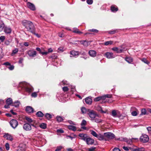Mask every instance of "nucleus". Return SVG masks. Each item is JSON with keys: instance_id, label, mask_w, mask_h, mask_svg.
<instances>
[{"instance_id": "nucleus-45", "label": "nucleus", "mask_w": 151, "mask_h": 151, "mask_svg": "<svg viewBox=\"0 0 151 151\" xmlns=\"http://www.w3.org/2000/svg\"><path fill=\"white\" fill-rule=\"evenodd\" d=\"M112 115L114 117H116L117 115V113L116 110H114L112 111Z\"/></svg>"}, {"instance_id": "nucleus-51", "label": "nucleus", "mask_w": 151, "mask_h": 151, "mask_svg": "<svg viewBox=\"0 0 151 151\" xmlns=\"http://www.w3.org/2000/svg\"><path fill=\"white\" fill-rule=\"evenodd\" d=\"M96 149V147H92L88 149V151H94Z\"/></svg>"}, {"instance_id": "nucleus-44", "label": "nucleus", "mask_w": 151, "mask_h": 151, "mask_svg": "<svg viewBox=\"0 0 151 151\" xmlns=\"http://www.w3.org/2000/svg\"><path fill=\"white\" fill-rule=\"evenodd\" d=\"M86 121L84 119H83L81 123V125L82 126H85L86 124Z\"/></svg>"}, {"instance_id": "nucleus-10", "label": "nucleus", "mask_w": 151, "mask_h": 151, "mask_svg": "<svg viewBox=\"0 0 151 151\" xmlns=\"http://www.w3.org/2000/svg\"><path fill=\"white\" fill-rule=\"evenodd\" d=\"M23 128L27 131L30 130L32 129L31 125L28 123L24 124L23 125Z\"/></svg>"}, {"instance_id": "nucleus-1", "label": "nucleus", "mask_w": 151, "mask_h": 151, "mask_svg": "<svg viewBox=\"0 0 151 151\" xmlns=\"http://www.w3.org/2000/svg\"><path fill=\"white\" fill-rule=\"evenodd\" d=\"M22 23L28 31L30 32L38 38L40 37V35L35 33V27L33 23L31 21L24 20L22 22Z\"/></svg>"}, {"instance_id": "nucleus-42", "label": "nucleus", "mask_w": 151, "mask_h": 151, "mask_svg": "<svg viewBox=\"0 0 151 151\" xmlns=\"http://www.w3.org/2000/svg\"><path fill=\"white\" fill-rule=\"evenodd\" d=\"M91 134L93 136L96 137H97L98 135L93 130L91 131Z\"/></svg>"}, {"instance_id": "nucleus-29", "label": "nucleus", "mask_w": 151, "mask_h": 151, "mask_svg": "<svg viewBox=\"0 0 151 151\" xmlns=\"http://www.w3.org/2000/svg\"><path fill=\"white\" fill-rule=\"evenodd\" d=\"M125 60L129 63H131L133 61V59L131 57H126L125 58Z\"/></svg>"}, {"instance_id": "nucleus-15", "label": "nucleus", "mask_w": 151, "mask_h": 151, "mask_svg": "<svg viewBox=\"0 0 151 151\" xmlns=\"http://www.w3.org/2000/svg\"><path fill=\"white\" fill-rule=\"evenodd\" d=\"M105 55L106 57L108 58H112L114 57V56L112 52H107Z\"/></svg>"}, {"instance_id": "nucleus-22", "label": "nucleus", "mask_w": 151, "mask_h": 151, "mask_svg": "<svg viewBox=\"0 0 151 151\" xmlns=\"http://www.w3.org/2000/svg\"><path fill=\"white\" fill-rule=\"evenodd\" d=\"M85 101L86 104H91L92 102L91 99L88 97L86 98L85 99Z\"/></svg>"}, {"instance_id": "nucleus-20", "label": "nucleus", "mask_w": 151, "mask_h": 151, "mask_svg": "<svg viewBox=\"0 0 151 151\" xmlns=\"http://www.w3.org/2000/svg\"><path fill=\"white\" fill-rule=\"evenodd\" d=\"M97 138L100 140H106L105 139L104 134V135L101 134H98Z\"/></svg>"}, {"instance_id": "nucleus-6", "label": "nucleus", "mask_w": 151, "mask_h": 151, "mask_svg": "<svg viewBox=\"0 0 151 151\" xmlns=\"http://www.w3.org/2000/svg\"><path fill=\"white\" fill-rule=\"evenodd\" d=\"M140 141L143 143H146L148 142L149 138L148 136L146 134H142L140 138Z\"/></svg>"}, {"instance_id": "nucleus-32", "label": "nucleus", "mask_w": 151, "mask_h": 151, "mask_svg": "<svg viewBox=\"0 0 151 151\" xmlns=\"http://www.w3.org/2000/svg\"><path fill=\"white\" fill-rule=\"evenodd\" d=\"M40 127L42 129H45L47 127L46 124L45 123H42L40 125Z\"/></svg>"}, {"instance_id": "nucleus-46", "label": "nucleus", "mask_w": 151, "mask_h": 151, "mask_svg": "<svg viewBox=\"0 0 151 151\" xmlns=\"http://www.w3.org/2000/svg\"><path fill=\"white\" fill-rule=\"evenodd\" d=\"M88 31H90V32H93L94 33H97L98 32H99V31L96 29H89L88 30Z\"/></svg>"}, {"instance_id": "nucleus-24", "label": "nucleus", "mask_w": 151, "mask_h": 151, "mask_svg": "<svg viewBox=\"0 0 151 151\" xmlns=\"http://www.w3.org/2000/svg\"><path fill=\"white\" fill-rule=\"evenodd\" d=\"M68 128L70 130H71L74 131L76 130V128L75 126L72 125H69L68 126Z\"/></svg>"}, {"instance_id": "nucleus-63", "label": "nucleus", "mask_w": 151, "mask_h": 151, "mask_svg": "<svg viewBox=\"0 0 151 151\" xmlns=\"http://www.w3.org/2000/svg\"><path fill=\"white\" fill-rule=\"evenodd\" d=\"M113 151H121V150L118 148L115 147L113 149Z\"/></svg>"}, {"instance_id": "nucleus-12", "label": "nucleus", "mask_w": 151, "mask_h": 151, "mask_svg": "<svg viewBox=\"0 0 151 151\" xmlns=\"http://www.w3.org/2000/svg\"><path fill=\"white\" fill-rule=\"evenodd\" d=\"M4 137L6 138L7 140L12 141L13 140L12 137V135L8 133H5L4 135Z\"/></svg>"}, {"instance_id": "nucleus-54", "label": "nucleus", "mask_w": 151, "mask_h": 151, "mask_svg": "<svg viewBox=\"0 0 151 151\" xmlns=\"http://www.w3.org/2000/svg\"><path fill=\"white\" fill-rule=\"evenodd\" d=\"M62 148V147L61 146L58 147L55 151H60Z\"/></svg>"}, {"instance_id": "nucleus-59", "label": "nucleus", "mask_w": 151, "mask_h": 151, "mask_svg": "<svg viewBox=\"0 0 151 151\" xmlns=\"http://www.w3.org/2000/svg\"><path fill=\"white\" fill-rule=\"evenodd\" d=\"M10 66L8 68L10 70H12L14 69V66L13 65H9Z\"/></svg>"}, {"instance_id": "nucleus-16", "label": "nucleus", "mask_w": 151, "mask_h": 151, "mask_svg": "<svg viewBox=\"0 0 151 151\" xmlns=\"http://www.w3.org/2000/svg\"><path fill=\"white\" fill-rule=\"evenodd\" d=\"M26 110L28 113H32L34 112V109L31 106H28L26 107Z\"/></svg>"}, {"instance_id": "nucleus-60", "label": "nucleus", "mask_w": 151, "mask_h": 151, "mask_svg": "<svg viewBox=\"0 0 151 151\" xmlns=\"http://www.w3.org/2000/svg\"><path fill=\"white\" fill-rule=\"evenodd\" d=\"M10 63L9 62H6L4 63L3 65L6 66L10 65Z\"/></svg>"}, {"instance_id": "nucleus-5", "label": "nucleus", "mask_w": 151, "mask_h": 151, "mask_svg": "<svg viewBox=\"0 0 151 151\" xmlns=\"http://www.w3.org/2000/svg\"><path fill=\"white\" fill-rule=\"evenodd\" d=\"M134 139L135 140H137L138 139L137 138H132V139H128L127 138L125 137H121L119 138V139L120 141H124L126 142L128 144L131 145L132 142V139Z\"/></svg>"}, {"instance_id": "nucleus-43", "label": "nucleus", "mask_w": 151, "mask_h": 151, "mask_svg": "<svg viewBox=\"0 0 151 151\" xmlns=\"http://www.w3.org/2000/svg\"><path fill=\"white\" fill-rule=\"evenodd\" d=\"M81 111L83 114L86 113V109L84 107H82L81 109Z\"/></svg>"}, {"instance_id": "nucleus-34", "label": "nucleus", "mask_w": 151, "mask_h": 151, "mask_svg": "<svg viewBox=\"0 0 151 151\" xmlns=\"http://www.w3.org/2000/svg\"><path fill=\"white\" fill-rule=\"evenodd\" d=\"M25 90L27 92L30 93L33 91V89L32 88L26 87L25 88Z\"/></svg>"}, {"instance_id": "nucleus-39", "label": "nucleus", "mask_w": 151, "mask_h": 151, "mask_svg": "<svg viewBox=\"0 0 151 151\" xmlns=\"http://www.w3.org/2000/svg\"><path fill=\"white\" fill-rule=\"evenodd\" d=\"M19 104L20 103L19 101H17L15 102L14 103L13 106L16 107H17L19 106Z\"/></svg>"}, {"instance_id": "nucleus-8", "label": "nucleus", "mask_w": 151, "mask_h": 151, "mask_svg": "<svg viewBox=\"0 0 151 151\" xmlns=\"http://www.w3.org/2000/svg\"><path fill=\"white\" fill-rule=\"evenodd\" d=\"M11 126L14 129H15L18 124V122L15 119H13L10 122Z\"/></svg>"}, {"instance_id": "nucleus-23", "label": "nucleus", "mask_w": 151, "mask_h": 151, "mask_svg": "<svg viewBox=\"0 0 151 151\" xmlns=\"http://www.w3.org/2000/svg\"><path fill=\"white\" fill-rule=\"evenodd\" d=\"M80 42L81 44L85 46H88L89 44V42L86 40L80 41Z\"/></svg>"}, {"instance_id": "nucleus-55", "label": "nucleus", "mask_w": 151, "mask_h": 151, "mask_svg": "<svg viewBox=\"0 0 151 151\" xmlns=\"http://www.w3.org/2000/svg\"><path fill=\"white\" fill-rule=\"evenodd\" d=\"M18 50L17 48H15L14 50L12 51V54H15L16 53L18 52Z\"/></svg>"}, {"instance_id": "nucleus-36", "label": "nucleus", "mask_w": 151, "mask_h": 151, "mask_svg": "<svg viewBox=\"0 0 151 151\" xmlns=\"http://www.w3.org/2000/svg\"><path fill=\"white\" fill-rule=\"evenodd\" d=\"M118 32L117 29L109 31V33L110 34H114L116 32Z\"/></svg>"}, {"instance_id": "nucleus-38", "label": "nucleus", "mask_w": 151, "mask_h": 151, "mask_svg": "<svg viewBox=\"0 0 151 151\" xmlns=\"http://www.w3.org/2000/svg\"><path fill=\"white\" fill-rule=\"evenodd\" d=\"M73 32L79 34H81L82 33V32H81L79 31V30L77 29H73Z\"/></svg>"}, {"instance_id": "nucleus-17", "label": "nucleus", "mask_w": 151, "mask_h": 151, "mask_svg": "<svg viewBox=\"0 0 151 151\" xmlns=\"http://www.w3.org/2000/svg\"><path fill=\"white\" fill-rule=\"evenodd\" d=\"M88 54L91 56L94 57L96 55V51L92 50L89 51Z\"/></svg>"}, {"instance_id": "nucleus-35", "label": "nucleus", "mask_w": 151, "mask_h": 151, "mask_svg": "<svg viewBox=\"0 0 151 151\" xmlns=\"http://www.w3.org/2000/svg\"><path fill=\"white\" fill-rule=\"evenodd\" d=\"M93 121H94V122L97 123H101L102 121V119L96 117L94 119Z\"/></svg>"}, {"instance_id": "nucleus-18", "label": "nucleus", "mask_w": 151, "mask_h": 151, "mask_svg": "<svg viewBox=\"0 0 151 151\" xmlns=\"http://www.w3.org/2000/svg\"><path fill=\"white\" fill-rule=\"evenodd\" d=\"M118 10V7L115 5H112L111 7V10L114 12H116Z\"/></svg>"}, {"instance_id": "nucleus-57", "label": "nucleus", "mask_w": 151, "mask_h": 151, "mask_svg": "<svg viewBox=\"0 0 151 151\" xmlns=\"http://www.w3.org/2000/svg\"><path fill=\"white\" fill-rule=\"evenodd\" d=\"M5 147L6 149L8 150H9V144L8 143H6L5 144Z\"/></svg>"}, {"instance_id": "nucleus-53", "label": "nucleus", "mask_w": 151, "mask_h": 151, "mask_svg": "<svg viewBox=\"0 0 151 151\" xmlns=\"http://www.w3.org/2000/svg\"><path fill=\"white\" fill-rule=\"evenodd\" d=\"M149 134L151 136V127H148L147 128Z\"/></svg>"}, {"instance_id": "nucleus-50", "label": "nucleus", "mask_w": 151, "mask_h": 151, "mask_svg": "<svg viewBox=\"0 0 151 151\" xmlns=\"http://www.w3.org/2000/svg\"><path fill=\"white\" fill-rule=\"evenodd\" d=\"M68 88L67 86H64L63 88V90L64 92H67L68 91Z\"/></svg>"}, {"instance_id": "nucleus-7", "label": "nucleus", "mask_w": 151, "mask_h": 151, "mask_svg": "<svg viewBox=\"0 0 151 151\" xmlns=\"http://www.w3.org/2000/svg\"><path fill=\"white\" fill-rule=\"evenodd\" d=\"M27 54L30 57H34L37 55V52L36 51L33 49L27 51Z\"/></svg>"}, {"instance_id": "nucleus-30", "label": "nucleus", "mask_w": 151, "mask_h": 151, "mask_svg": "<svg viewBox=\"0 0 151 151\" xmlns=\"http://www.w3.org/2000/svg\"><path fill=\"white\" fill-rule=\"evenodd\" d=\"M45 117L47 119H50L52 118V115L49 113H46L45 114Z\"/></svg>"}, {"instance_id": "nucleus-4", "label": "nucleus", "mask_w": 151, "mask_h": 151, "mask_svg": "<svg viewBox=\"0 0 151 151\" xmlns=\"http://www.w3.org/2000/svg\"><path fill=\"white\" fill-rule=\"evenodd\" d=\"M91 119V120L93 121L94 119L96 117H99V115L96 113V112L93 110H91L88 113Z\"/></svg>"}, {"instance_id": "nucleus-9", "label": "nucleus", "mask_w": 151, "mask_h": 151, "mask_svg": "<svg viewBox=\"0 0 151 151\" xmlns=\"http://www.w3.org/2000/svg\"><path fill=\"white\" fill-rule=\"evenodd\" d=\"M85 53L80 52V53L78 51H76L74 50H72L70 52V54L73 55V56H76L78 55L79 54H81L82 55H84Z\"/></svg>"}, {"instance_id": "nucleus-14", "label": "nucleus", "mask_w": 151, "mask_h": 151, "mask_svg": "<svg viewBox=\"0 0 151 151\" xmlns=\"http://www.w3.org/2000/svg\"><path fill=\"white\" fill-rule=\"evenodd\" d=\"M79 136L81 137L80 139L86 141L88 137L86 134H80Z\"/></svg>"}, {"instance_id": "nucleus-19", "label": "nucleus", "mask_w": 151, "mask_h": 151, "mask_svg": "<svg viewBox=\"0 0 151 151\" xmlns=\"http://www.w3.org/2000/svg\"><path fill=\"white\" fill-rule=\"evenodd\" d=\"M111 50L115 51L117 53H122V50H120L119 48L116 47H114L111 48Z\"/></svg>"}, {"instance_id": "nucleus-62", "label": "nucleus", "mask_w": 151, "mask_h": 151, "mask_svg": "<svg viewBox=\"0 0 151 151\" xmlns=\"http://www.w3.org/2000/svg\"><path fill=\"white\" fill-rule=\"evenodd\" d=\"M48 53V52H41L40 54H42V55H47Z\"/></svg>"}, {"instance_id": "nucleus-28", "label": "nucleus", "mask_w": 151, "mask_h": 151, "mask_svg": "<svg viewBox=\"0 0 151 151\" xmlns=\"http://www.w3.org/2000/svg\"><path fill=\"white\" fill-rule=\"evenodd\" d=\"M56 119L57 121L59 122H61L63 120V118L59 116H57Z\"/></svg>"}, {"instance_id": "nucleus-3", "label": "nucleus", "mask_w": 151, "mask_h": 151, "mask_svg": "<svg viewBox=\"0 0 151 151\" xmlns=\"http://www.w3.org/2000/svg\"><path fill=\"white\" fill-rule=\"evenodd\" d=\"M104 135L105 139H106L105 140V141L113 139L115 137V135L113 133L110 132L104 133Z\"/></svg>"}, {"instance_id": "nucleus-27", "label": "nucleus", "mask_w": 151, "mask_h": 151, "mask_svg": "<svg viewBox=\"0 0 151 151\" xmlns=\"http://www.w3.org/2000/svg\"><path fill=\"white\" fill-rule=\"evenodd\" d=\"M36 115L39 117H42L44 116V114L41 111H39L37 112Z\"/></svg>"}, {"instance_id": "nucleus-25", "label": "nucleus", "mask_w": 151, "mask_h": 151, "mask_svg": "<svg viewBox=\"0 0 151 151\" xmlns=\"http://www.w3.org/2000/svg\"><path fill=\"white\" fill-rule=\"evenodd\" d=\"M12 102V100L10 98H8L6 101V104L8 105H11Z\"/></svg>"}, {"instance_id": "nucleus-31", "label": "nucleus", "mask_w": 151, "mask_h": 151, "mask_svg": "<svg viewBox=\"0 0 151 151\" xmlns=\"http://www.w3.org/2000/svg\"><path fill=\"white\" fill-rule=\"evenodd\" d=\"M126 48L125 45L124 44H122L119 46L120 50H122V52Z\"/></svg>"}, {"instance_id": "nucleus-56", "label": "nucleus", "mask_w": 151, "mask_h": 151, "mask_svg": "<svg viewBox=\"0 0 151 151\" xmlns=\"http://www.w3.org/2000/svg\"><path fill=\"white\" fill-rule=\"evenodd\" d=\"M86 2L88 4H91L93 3V0H87Z\"/></svg>"}, {"instance_id": "nucleus-37", "label": "nucleus", "mask_w": 151, "mask_h": 151, "mask_svg": "<svg viewBox=\"0 0 151 151\" xmlns=\"http://www.w3.org/2000/svg\"><path fill=\"white\" fill-rule=\"evenodd\" d=\"M145 149L144 147H141L135 149L134 151H145Z\"/></svg>"}, {"instance_id": "nucleus-41", "label": "nucleus", "mask_w": 151, "mask_h": 151, "mask_svg": "<svg viewBox=\"0 0 151 151\" xmlns=\"http://www.w3.org/2000/svg\"><path fill=\"white\" fill-rule=\"evenodd\" d=\"M141 60L145 63L147 64H149L150 62L145 58H143L141 59Z\"/></svg>"}, {"instance_id": "nucleus-58", "label": "nucleus", "mask_w": 151, "mask_h": 151, "mask_svg": "<svg viewBox=\"0 0 151 151\" xmlns=\"http://www.w3.org/2000/svg\"><path fill=\"white\" fill-rule=\"evenodd\" d=\"M71 89L72 92H74L76 91L75 86H71Z\"/></svg>"}, {"instance_id": "nucleus-13", "label": "nucleus", "mask_w": 151, "mask_h": 151, "mask_svg": "<svg viewBox=\"0 0 151 151\" xmlns=\"http://www.w3.org/2000/svg\"><path fill=\"white\" fill-rule=\"evenodd\" d=\"M86 142L88 145H92L94 142V140L89 137H87Z\"/></svg>"}, {"instance_id": "nucleus-52", "label": "nucleus", "mask_w": 151, "mask_h": 151, "mask_svg": "<svg viewBox=\"0 0 151 151\" xmlns=\"http://www.w3.org/2000/svg\"><path fill=\"white\" fill-rule=\"evenodd\" d=\"M5 36H1V37H0V40H1V42H3L5 40Z\"/></svg>"}, {"instance_id": "nucleus-47", "label": "nucleus", "mask_w": 151, "mask_h": 151, "mask_svg": "<svg viewBox=\"0 0 151 151\" xmlns=\"http://www.w3.org/2000/svg\"><path fill=\"white\" fill-rule=\"evenodd\" d=\"M37 95V92H34L32 93L31 94V96L33 97H36Z\"/></svg>"}, {"instance_id": "nucleus-11", "label": "nucleus", "mask_w": 151, "mask_h": 151, "mask_svg": "<svg viewBox=\"0 0 151 151\" xmlns=\"http://www.w3.org/2000/svg\"><path fill=\"white\" fill-rule=\"evenodd\" d=\"M27 7L32 11H34L35 10V7L34 4L29 2H27Z\"/></svg>"}, {"instance_id": "nucleus-64", "label": "nucleus", "mask_w": 151, "mask_h": 151, "mask_svg": "<svg viewBox=\"0 0 151 151\" xmlns=\"http://www.w3.org/2000/svg\"><path fill=\"white\" fill-rule=\"evenodd\" d=\"M123 148L124 150H125L126 151H129V149L127 147H125V146H123Z\"/></svg>"}, {"instance_id": "nucleus-40", "label": "nucleus", "mask_w": 151, "mask_h": 151, "mask_svg": "<svg viewBox=\"0 0 151 151\" xmlns=\"http://www.w3.org/2000/svg\"><path fill=\"white\" fill-rule=\"evenodd\" d=\"M113 43V41H109L106 42L104 43V45H111Z\"/></svg>"}, {"instance_id": "nucleus-33", "label": "nucleus", "mask_w": 151, "mask_h": 151, "mask_svg": "<svg viewBox=\"0 0 151 151\" xmlns=\"http://www.w3.org/2000/svg\"><path fill=\"white\" fill-rule=\"evenodd\" d=\"M146 114V111L145 109H142L141 110V113L140 115H145Z\"/></svg>"}, {"instance_id": "nucleus-48", "label": "nucleus", "mask_w": 151, "mask_h": 151, "mask_svg": "<svg viewBox=\"0 0 151 151\" xmlns=\"http://www.w3.org/2000/svg\"><path fill=\"white\" fill-rule=\"evenodd\" d=\"M25 119L26 120H27L29 122L31 123L32 122V119L29 117H25Z\"/></svg>"}, {"instance_id": "nucleus-61", "label": "nucleus", "mask_w": 151, "mask_h": 151, "mask_svg": "<svg viewBox=\"0 0 151 151\" xmlns=\"http://www.w3.org/2000/svg\"><path fill=\"white\" fill-rule=\"evenodd\" d=\"M57 132L58 133H63L64 131L62 129H58L57 130Z\"/></svg>"}, {"instance_id": "nucleus-49", "label": "nucleus", "mask_w": 151, "mask_h": 151, "mask_svg": "<svg viewBox=\"0 0 151 151\" xmlns=\"http://www.w3.org/2000/svg\"><path fill=\"white\" fill-rule=\"evenodd\" d=\"M132 115L133 116H136L138 114V113L137 112V111H132L131 113Z\"/></svg>"}, {"instance_id": "nucleus-2", "label": "nucleus", "mask_w": 151, "mask_h": 151, "mask_svg": "<svg viewBox=\"0 0 151 151\" xmlns=\"http://www.w3.org/2000/svg\"><path fill=\"white\" fill-rule=\"evenodd\" d=\"M112 97L111 94H106L104 95L103 96H98L94 99V101H101V103H104L108 102L107 99L106 100V98H111Z\"/></svg>"}, {"instance_id": "nucleus-26", "label": "nucleus", "mask_w": 151, "mask_h": 151, "mask_svg": "<svg viewBox=\"0 0 151 151\" xmlns=\"http://www.w3.org/2000/svg\"><path fill=\"white\" fill-rule=\"evenodd\" d=\"M96 109L98 111L101 113H106V111L102 110L101 107L100 106H98L97 107Z\"/></svg>"}, {"instance_id": "nucleus-21", "label": "nucleus", "mask_w": 151, "mask_h": 151, "mask_svg": "<svg viewBox=\"0 0 151 151\" xmlns=\"http://www.w3.org/2000/svg\"><path fill=\"white\" fill-rule=\"evenodd\" d=\"M4 32L6 34H10L12 31L11 29L7 27H5L4 29Z\"/></svg>"}]
</instances>
